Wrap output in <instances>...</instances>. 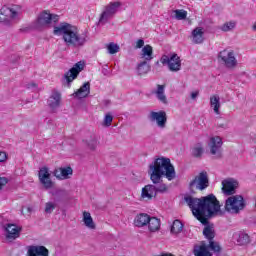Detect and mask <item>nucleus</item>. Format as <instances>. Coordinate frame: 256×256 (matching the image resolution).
<instances>
[{
    "label": "nucleus",
    "mask_w": 256,
    "mask_h": 256,
    "mask_svg": "<svg viewBox=\"0 0 256 256\" xmlns=\"http://www.w3.org/2000/svg\"><path fill=\"white\" fill-rule=\"evenodd\" d=\"M184 201L191 209L194 217H196L202 225H207L211 217L223 215L221 204H219V200H217V197L213 194L201 198L188 195L184 197Z\"/></svg>",
    "instance_id": "f257e3e1"
},
{
    "label": "nucleus",
    "mask_w": 256,
    "mask_h": 256,
    "mask_svg": "<svg viewBox=\"0 0 256 256\" xmlns=\"http://www.w3.org/2000/svg\"><path fill=\"white\" fill-rule=\"evenodd\" d=\"M148 173L154 185H159L163 181L161 180L163 177H166L168 181H173L176 177L175 167L171 164V159L163 157L155 159L149 165Z\"/></svg>",
    "instance_id": "f03ea898"
},
{
    "label": "nucleus",
    "mask_w": 256,
    "mask_h": 256,
    "mask_svg": "<svg viewBox=\"0 0 256 256\" xmlns=\"http://www.w3.org/2000/svg\"><path fill=\"white\" fill-rule=\"evenodd\" d=\"M53 33L58 37L62 35L65 43L72 47H83L89 37L87 32L79 34V30L67 22H61L58 26H54Z\"/></svg>",
    "instance_id": "7ed1b4c3"
},
{
    "label": "nucleus",
    "mask_w": 256,
    "mask_h": 256,
    "mask_svg": "<svg viewBox=\"0 0 256 256\" xmlns=\"http://www.w3.org/2000/svg\"><path fill=\"white\" fill-rule=\"evenodd\" d=\"M57 21H59L58 15L43 11L37 16L36 20L31 23L30 27L21 29V31H29L30 29H37V31H43V29H47V27H49L51 23H57Z\"/></svg>",
    "instance_id": "20e7f679"
},
{
    "label": "nucleus",
    "mask_w": 256,
    "mask_h": 256,
    "mask_svg": "<svg viewBox=\"0 0 256 256\" xmlns=\"http://www.w3.org/2000/svg\"><path fill=\"white\" fill-rule=\"evenodd\" d=\"M224 209L231 215H238L245 209V199L241 195L230 196L225 201Z\"/></svg>",
    "instance_id": "39448f33"
},
{
    "label": "nucleus",
    "mask_w": 256,
    "mask_h": 256,
    "mask_svg": "<svg viewBox=\"0 0 256 256\" xmlns=\"http://www.w3.org/2000/svg\"><path fill=\"white\" fill-rule=\"evenodd\" d=\"M167 191V185L163 183L148 184L142 188L141 199L142 201H151L153 197H157V193H165Z\"/></svg>",
    "instance_id": "423d86ee"
},
{
    "label": "nucleus",
    "mask_w": 256,
    "mask_h": 256,
    "mask_svg": "<svg viewBox=\"0 0 256 256\" xmlns=\"http://www.w3.org/2000/svg\"><path fill=\"white\" fill-rule=\"evenodd\" d=\"M19 13H21V7L19 5L2 7L0 9V23H6V25H9V23H11V19H17Z\"/></svg>",
    "instance_id": "0eeeda50"
},
{
    "label": "nucleus",
    "mask_w": 256,
    "mask_h": 256,
    "mask_svg": "<svg viewBox=\"0 0 256 256\" xmlns=\"http://www.w3.org/2000/svg\"><path fill=\"white\" fill-rule=\"evenodd\" d=\"M207 187H209L207 172H201L190 182V190L192 193H195L197 190L203 191L207 189Z\"/></svg>",
    "instance_id": "6e6552de"
},
{
    "label": "nucleus",
    "mask_w": 256,
    "mask_h": 256,
    "mask_svg": "<svg viewBox=\"0 0 256 256\" xmlns=\"http://www.w3.org/2000/svg\"><path fill=\"white\" fill-rule=\"evenodd\" d=\"M121 7V2H112L109 5H107L104 9V11L101 13L99 18V25H105L109 19H112V17L117 13V10Z\"/></svg>",
    "instance_id": "1a4fd4ad"
},
{
    "label": "nucleus",
    "mask_w": 256,
    "mask_h": 256,
    "mask_svg": "<svg viewBox=\"0 0 256 256\" xmlns=\"http://www.w3.org/2000/svg\"><path fill=\"white\" fill-rule=\"evenodd\" d=\"M38 179L42 187H44V189L46 190L53 189V187H55V182H53V180L51 179V171L47 166L41 167L39 169Z\"/></svg>",
    "instance_id": "9d476101"
},
{
    "label": "nucleus",
    "mask_w": 256,
    "mask_h": 256,
    "mask_svg": "<svg viewBox=\"0 0 256 256\" xmlns=\"http://www.w3.org/2000/svg\"><path fill=\"white\" fill-rule=\"evenodd\" d=\"M203 235L208 239L209 241V247L210 251H213L214 253H221V246L219 243L213 241L215 239V228L211 225H207L204 227Z\"/></svg>",
    "instance_id": "9b49d317"
},
{
    "label": "nucleus",
    "mask_w": 256,
    "mask_h": 256,
    "mask_svg": "<svg viewBox=\"0 0 256 256\" xmlns=\"http://www.w3.org/2000/svg\"><path fill=\"white\" fill-rule=\"evenodd\" d=\"M223 140L219 136L210 138L209 148L211 155H214L216 159H221Z\"/></svg>",
    "instance_id": "f8f14e48"
},
{
    "label": "nucleus",
    "mask_w": 256,
    "mask_h": 256,
    "mask_svg": "<svg viewBox=\"0 0 256 256\" xmlns=\"http://www.w3.org/2000/svg\"><path fill=\"white\" fill-rule=\"evenodd\" d=\"M149 119L152 122H156L160 129H165L167 125V113L165 111L150 112Z\"/></svg>",
    "instance_id": "ddd939ff"
},
{
    "label": "nucleus",
    "mask_w": 256,
    "mask_h": 256,
    "mask_svg": "<svg viewBox=\"0 0 256 256\" xmlns=\"http://www.w3.org/2000/svg\"><path fill=\"white\" fill-rule=\"evenodd\" d=\"M211 247L205 241L200 242V244L194 245L193 255L195 256H213V253L209 251Z\"/></svg>",
    "instance_id": "4468645a"
},
{
    "label": "nucleus",
    "mask_w": 256,
    "mask_h": 256,
    "mask_svg": "<svg viewBox=\"0 0 256 256\" xmlns=\"http://www.w3.org/2000/svg\"><path fill=\"white\" fill-rule=\"evenodd\" d=\"M218 58L225 63V65H237V59L233 51L223 50L218 54Z\"/></svg>",
    "instance_id": "2eb2a0df"
},
{
    "label": "nucleus",
    "mask_w": 256,
    "mask_h": 256,
    "mask_svg": "<svg viewBox=\"0 0 256 256\" xmlns=\"http://www.w3.org/2000/svg\"><path fill=\"white\" fill-rule=\"evenodd\" d=\"M239 187V182L235 180H223L222 191L224 195H235V189Z\"/></svg>",
    "instance_id": "dca6fc26"
},
{
    "label": "nucleus",
    "mask_w": 256,
    "mask_h": 256,
    "mask_svg": "<svg viewBox=\"0 0 256 256\" xmlns=\"http://www.w3.org/2000/svg\"><path fill=\"white\" fill-rule=\"evenodd\" d=\"M160 62L162 65H181V58L177 53L164 54L161 57Z\"/></svg>",
    "instance_id": "f3484780"
},
{
    "label": "nucleus",
    "mask_w": 256,
    "mask_h": 256,
    "mask_svg": "<svg viewBox=\"0 0 256 256\" xmlns=\"http://www.w3.org/2000/svg\"><path fill=\"white\" fill-rule=\"evenodd\" d=\"M53 175L54 177H56V179H58L59 181H63L65 179H69V175H73V168L71 167H60V168H56L53 171Z\"/></svg>",
    "instance_id": "a211bd4d"
},
{
    "label": "nucleus",
    "mask_w": 256,
    "mask_h": 256,
    "mask_svg": "<svg viewBox=\"0 0 256 256\" xmlns=\"http://www.w3.org/2000/svg\"><path fill=\"white\" fill-rule=\"evenodd\" d=\"M28 256H49V250L45 246H29Z\"/></svg>",
    "instance_id": "6ab92c4d"
},
{
    "label": "nucleus",
    "mask_w": 256,
    "mask_h": 256,
    "mask_svg": "<svg viewBox=\"0 0 256 256\" xmlns=\"http://www.w3.org/2000/svg\"><path fill=\"white\" fill-rule=\"evenodd\" d=\"M61 105V93L57 90H53L48 99V107L50 109H57Z\"/></svg>",
    "instance_id": "aec40b11"
},
{
    "label": "nucleus",
    "mask_w": 256,
    "mask_h": 256,
    "mask_svg": "<svg viewBox=\"0 0 256 256\" xmlns=\"http://www.w3.org/2000/svg\"><path fill=\"white\" fill-rule=\"evenodd\" d=\"M83 71V66H75L72 67L66 74H65V79L67 83H73L75 79L79 76V73Z\"/></svg>",
    "instance_id": "412c9836"
},
{
    "label": "nucleus",
    "mask_w": 256,
    "mask_h": 256,
    "mask_svg": "<svg viewBox=\"0 0 256 256\" xmlns=\"http://www.w3.org/2000/svg\"><path fill=\"white\" fill-rule=\"evenodd\" d=\"M6 231V238L10 241H15V239H17L21 233V229H19V227H17L15 224H9L6 228Z\"/></svg>",
    "instance_id": "4be33fe9"
},
{
    "label": "nucleus",
    "mask_w": 256,
    "mask_h": 256,
    "mask_svg": "<svg viewBox=\"0 0 256 256\" xmlns=\"http://www.w3.org/2000/svg\"><path fill=\"white\" fill-rule=\"evenodd\" d=\"M149 219H151V216L146 213H140L136 215L134 218V226L135 227H146V225L149 224Z\"/></svg>",
    "instance_id": "5701e85b"
},
{
    "label": "nucleus",
    "mask_w": 256,
    "mask_h": 256,
    "mask_svg": "<svg viewBox=\"0 0 256 256\" xmlns=\"http://www.w3.org/2000/svg\"><path fill=\"white\" fill-rule=\"evenodd\" d=\"M91 93V84L89 82L84 83L77 92L74 93L78 99H85Z\"/></svg>",
    "instance_id": "b1692460"
},
{
    "label": "nucleus",
    "mask_w": 256,
    "mask_h": 256,
    "mask_svg": "<svg viewBox=\"0 0 256 256\" xmlns=\"http://www.w3.org/2000/svg\"><path fill=\"white\" fill-rule=\"evenodd\" d=\"M210 106L216 115H221V98L219 95H212L210 97Z\"/></svg>",
    "instance_id": "393cba45"
},
{
    "label": "nucleus",
    "mask_w": 256,
    "mask_h": 256,
    "mask_svg": "<svg viewBox=\"0 0 256 256\" xmlns=\"http://www.w3.org/2000/svg\"><path fill=\"white\" fill-rule=\"evenodd\" d=\"M204 32L203 28L197 27L192 31V42L195 43L196 45H199L203 43L204 38H203Z\"/></svg>",
    "instance_id": "a878e982"
},
{
    "label": "nucleus",
    "mask_w": 256,
    "mask_h": 256,
    "mask_svg": "<svg viewBox=\"0 0 256 256\" xmlns=\"http://www.w3.org/2000/svg\"><path fill=\"white\" fill-rule=\"evenodd\" d=\"M165 87L166 85H157V89L154 91L156 94V97L158 101H161V103H164V105H167V96L165 95Z\"/></svg>",
    "instance_id": "bb28decb"
},
{
    "label": "nucleus",
    "mask_w": 256,
    "mask_h": 256,
    "mask_svg": "<svg viewBox=\"0 0 256 256\" xmlns=\"http://www.w3.org/2000/svg\"><path fill=\"white\" fill-rule=\"evenodd\" d=\"M148 229L151 233H155V231H159L161 229V220L156 217H150L148 222Z\"/></svg>",
    "instance_id": "cd10ccee"
},
{
    "label": "nucleus",
    "mask_w": 256,
    "mask_h": 256,
    "mask_svg": "<svg viewBox=\"0 0 256 256\" xmlns=\"http://www.w3.org/2000/svg\"><path fill=\"white\" fill-rule=\"evenodd\" d=\"M83 223L88 229H96L97 227L93 221V217H91V213L87 211L83 212Z\"/></svg>",
    "instance_id": "c85d7f7f"
},
{
    "label": "nucleus",
    "mask_w": 256,
    "mask_h": 256,
    "mask_svg": "<svg viewBox=\"0 0 256 256\" xmlns=\"http://www.w3.org/2000/svg\"><path fill=\"white\" fill-rule=\"evenodd\" d=\"M141 57L145 59V61H151V59H153V47L149 44L145 45L142 48Z\"/></svg>",
    "instance_id": "c756f323"
},
{
    "label": "nucleus",
    "mask_w": 256,
    "mask_h": 256,
    "mask_svg": "<svg viewBox=\"0 0 256 256\" xmlns=\"http://www.w3.org/2000/svg\"><path fill=\"white\" fill-rule=\"evenodd\" d=\"M236 241L238 245H248V243H251L249 234L244 232H240L236 235Z\"/></svg>",
    "instance_id": "7c9ffc66"
},
{
    "label": "nucleus",
    "mask_w": 256,
    "mask_h": 256,
    "mask_svg": "<svg viewBox=\"0 0 256 256\" xmlns=\"http://www.w3.org/2000/svg\"><path fill=\"white\" fill-rule=\"evenodd\" d=\"M183 231V223H181V220H175L171 226L170 232L172 235H179Z\"/></svg>",
    "instance_id": "2f4dec72"
},
{
    "label": "nucleus",
    "mask_w": 256,
    "mask_h": 256,
    "mask_svg": "<svg viewBox=\"0 0 256 256\" xmlns=\"http://www.w3.org/2000/svg\"><path fill=\"white\" fill-rule=\"evenodd\" d=\"M85 146L90 150V151H95L97 149V138L91 137L86 140H84Z\"/></svg>",
    "instance_id": "473e14b6"
},
{
    "label": "nucleus",
    "mask_w": 256,
    "mask_h": 256,
    "mask_svg": "<svg viewBox=\"0 0 256 256\" xmlns=\"http://www.w3.org/2000/svg\"><path fill=\"white\" fill-rule=\"evenodd\" d=\"M52 196L57 198L58 200H61L64 197H67V190H65L63 188H55L52 191Z\"/></svg>",
    "instance_id": "72a5a7b5"
},
{
    "label": "nucleus",
    "mask_w": 256,
    "mask_h": 256,
    "mask_svg": "<svg viewBox=\"0 0 256 256\" xmlns=\"http://www.w3.org/2000/svg\"><path fill=\"white\" fill-rule=\"evenodd\" d=\"M203 151H204L203 146L201 144H196L192 148V155H193V157L201 159V157L203 156Z\"/></svg>",
    "instance_id": "f704fd0d"
},
{
    "label": "nucleus",
    "mask_w": 256,
    "mask_h": 256,
    "mask_svg": "<svg viewBox=\"0 0 256 256\" xmlns=\"http://www.w3.org/2000/svg\"><path fill=\"white\" fill-rule=\"evenodd\" d=\"M151 71V66L149 65H138L136 67V72L138 75H147Z\"/></svg>",
    "instance_id": "c9c22d12"
},
{
    "label": "nucleus",
    "mask_w": 256,
    "mask_h": 256,
    "mask_svg": "<svg viewBox=\"0 0 256 256\" xmlns=\"http://www.w3.org/2000/svg\"><path fill=\"white\" fill-rule=\"evenodd\" d=\"M175 18L178 21H183V19H187V11L185 10H175Z\"/></svg>",
    "instance_id": "e433bc0d"
},
{
    "label": "nucleus",
    "mask_w": 256,
    "mask_h": 256,
    "mask_svg": "<svg viewBox=\"0 0 256 256\" xmlns=\"http://www.w3.org/2000/svg\"><path fill=\"white\" fill-rule=\"evenodd\" d=\"M107 49H108V53H110V55H115V53H119V45H117L113 42L108 44Z\"/></svg>",
    "instance_id": "4c0bfd02"
},
{
    "label": "nucleus",
    "mask_w": 256,
    "mask_h": 256,
    "mask_svg": "<svg viewBox=\"0 0 256 256\" xmlns=\"http://www.w3.org/2000/svg\"><path fill=\"white\" fill-rule=\"evenodd\" d=\"M57 207V204L53 203V202H47L45 204V213L51 214L53 213V211H55V208Z\"/></svg>",
    "instance_id": "58836bf2"
},
{
    "label": "nucleus",
    "mask_w": 256,
    "mask_h": 256,
    "mask_svg": "<svg viewBox=\"0 0 256 256\" xmlns=\"http://www.w3.org/2000/svg\"><path fill=\"white\" fill-rule=\"evenodd\" d=\"M222 31L227 32L235 29V22H227L221 27Z\"/></svg>",
    "instance_id": "ea45409f"
},
{
    "label": "nucleus",
    "mask_w": 256,
    "mask_h": 256,
    "mask_svg": "<svg viewBox=\"0 0 256 256\" xmlns=\"http://www.w3.org/2000/svg\"><path fill=\"white\" fill-rule=\"evenodd\" d=\"M111 123H113V116H111V114H106L104 118L105 127H111Z\"/></svg>",
    "instance_id": "a19ab883"
},
{
    "label": "nucleus",
    "mask_w": 256,
    "mask_h": 256,
    "mask_svg": "<svg viewBox=\"0 0 256 256\" xmlns=\"http://www.w3.org/2000/svg\"><path fill=\"white\" fill-rule=\"evenodd\" d=\"M7 183H9V179L6 177H0V191L5 187V185H7Z\"/></svg>",
    "instance_id": "79ce46f5"
},
{
    "label": "nucleus",
    "mask_w": 256,
    "mask_h": 256,
    "mask_svg": "<svg viewBox=\"0 0 256 256\" xmlns=\"http://www.w3.org/2000/svg\"><path fill=\"white\" fill-rule=\"evenodd\" d=\"M168 69L172 72L181 71V65H168Z\"/></svg>",
    "instance_id": "37998d69"
},
{
    "label": "nucleus",
    "mask_w": 256,
    "mask_h": 256,
    "mask_svg": "<svg viewBox=\"0 0 256 256\" xmlns=\"http://www.w3.org/2000/svg\"><path fill=\"white\" fill-rule=\"evenodd\" d=\"M102 73L104 75H110L111 74V66L104 65L103 68H102Z\"/></svg>",
    "instance_id": "c03bdc74"
},
{
    "label": "nucleus",
    "mask_w": 256,
    "mask_h": 256,
    "mask_svg": "<svg viewBox=\"0 0 256 256\" xmlns=\"http://www.w3.org/2000/svg\"><path fill=\"white\" fill-rule=\"evenodd\" d=\"M5 161H7V153L1 151L0 152V163H5Z\"/></svg>",
    "instance_id": "a18cd8bd"
},
{
    "label": "nucleus",
    "mask_w": 256,
    "mask_h": 256,
    "mask_svg": "<svg viewBox=\"0 0 256 256\" xmlns=\"http://www.w3.org/2000/svg\"><path fill=\"white\" fill-rule=\"evenodd\" d=\"M143 45H145V41L143 39H139L136 42V49H141L143 47Z\"/></svg>",
    "instance_id": "49530a36"
},
{
    "label": "nucleus",
    "mask_w": 256,
    "mask_h": 256,
    "mask_svg": "<svg viewBox=\"0 0 256 256\" xmlns=\"http://www.w3.org/2000/svg\"><path fill=\"white\" fill-rule=\"evenodd\" d=\"M27 89H37V83L30 82L29 84H27Z\"/></svg>",
    "instance_id": "de8ad7c7"
},
{
    "label": "nucleus",
    "mask_w": 256,
    "mask_h": 256,
    "mask_svg": "<svg viewBox=\"0 0 256 256\" xmlns=\"http://www.w3.org/2000/svg\"><path fill=\"white\" fill-rule=\"evenodd\" d=\"M199 97V90L191 93V99H197Z\"/></svg>",
    "instance_id": "09e8293b"
},
{
    "label": "nucleus",
    "mask_w": 256,
    "mask_h": 256,
    "mask_svg": "<svg viewBox=\"0 0 256 256\" xmlns=\"http://www.w3.org/2000/svg\"><path fill=\"white\" fill-rule=\"evenodd\" d=\"M74 65H85V60H80L79 62H76Z\"/></svg>",
    "instance_id": "8fccbe9b"
},
{
    "label": "nucleus",
    "mask_w": 256,
    "mask_h": 256,
    "mask_svg": "<svg viewBox=\"0 0 256 256\" xmlns=\"http://www.w3.org/2000/svg\"><path fill=\"white\" fill-rule=\"evenodd\" d=\"M140 65H147V62H142V63H140Z\"/></svg>",
    "instance_id": "3c124183"
},
{
    "label": "nucleus",
    "mask_w": 256,
    "mask_h": 256,
    "mask_svg": "<svg viewBox=\"0 0 256 256\" xmlns=\"http://www.w3.org/2000/svg\"><path fill=\"white\" fill-rule=\"evenodd\" d=\"M12 63H17V61H15V60H12Z\"/></svg>",
    "instance_id": "603ef678"
},
{
    "label": "nucleus",
    "mask_w": 256,
    "mask_h": 256,
    "mask_svg": "<svg viewBox=\"0 0 256 256\" xmlns=\"http://www.w3.org/2000/svg\"><path fill=\"white\" fill-rule=\"evenodd\" d=\"M156 65H159V61L156 62Z\"/></svg>",
    "instance_id": "864d4df0"
},
{
    "label": "nucleus",
    "mask_w": 256,
    "mask_h": 256,
    "mask_svg": "<svg viewBox=\"0 0 256 256\" xmlns=\"http://www.w3.org/2000/svg\"><path fill=\"white\" fill-rule=\"evenodd\" d=\"M28 211H31V208H28Z\"/></svg>",
    "instance_id": "5fc2aeb1"
}]
</instances>
